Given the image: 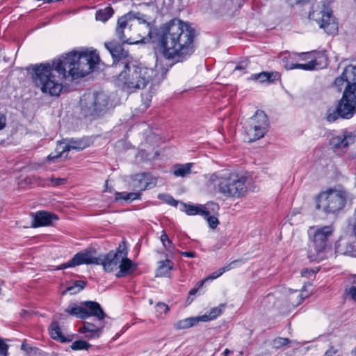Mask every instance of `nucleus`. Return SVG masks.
<instances>
[{"label": "nucleus", "instance_id": "1", "mask_svg": "<svg viewBox=\"0 0 356 356\" xmlns=\"http://www.w3.org/2000/svg\"><path fill=\"white\" fill-rule=\"evenodd\" d=\"M148 35L167 59L179 60L193 52L195 30L178 19H172L159 28H150Z\"/></svg>", "mask_w": 356, "mask_h": 356}, {"label": "nucleus", "instance_id": "2", "mask_svg": "<svg viewBox=\"0 0 356 356\" xmlns=\"http://www.w3.org/2000/svg\"><path fill=\"white\" fill-rule=\"evenodd\" d=\"M31 78L35 86L43 94L51 97H58L63 89V81L69 76L61 61L54 59L51 63L31 65Z\"/></svg>", "mask_w": 356, "mask_h": 356}, {"label": "nucleus", "instance_id": "3", "mask_svg": "<svg viewBox=\"0 0 356 356\" xmlns=\"http://www.w3.org/2000/svg\"><path fill=\"white\" fill-rule=\"evenodd\" d=\"M120 70L117 77L118 84L129 92L144 88L149 82L154 86L159 85L166 74L163 69L161 68L159 71L158 69L147 68L132 60L124 63Z\"/></svg>", "mask_w": 356, "mask_h": 356}, {"label": "nucleus", "instance_id": "4", "mask_svg": "<svg viewBox=\"0 0 356 356\" xmlns=\"http://www.w3.org/2000/svg\"><path fill=\"white\" fill-rule=\"evenodd\" d=\"M334 86L339 91L343 89L337 107L341 113L342 119H350L356 114V65L346 66L341 74L337 77Z\"/></svg>", "mask_w": 356, "mask_h": 356}, {"label": "nucleus", "instance_id": "5", "mask_svg": "<svg viewBox=\"0 0 356 356\" xmlns=\"http://www.w3.org/2000/svg\"><path fill=\"white\" fill-rule=\"evenodd\" d=\"M69 76L83 77L90 73L100 60L96 50L72 51L58 58Z\"/></svg>", "mask_w": 356, "mask_h": 356}, {"label": "nucleus", "instance_id": "6", "mask_svg": "<svg viewBox=\"0 0 356 356\" xmlns=\"http://www.w3.org/2000/svg\"><path fill=\"white\" fill-rule=\"evenodd\" d=\"M351 201V193L343 186L338 185L320 193L316 207L326 214L337 215Z\"/></svg>", "mask_w": 356, "mask_h": 356}, {"label": "nucleus", "instance_id": "7", "mask_svg": "<svg viewBox=\"0 0 356 356\" xmlns=\"http://www.w3.org/2000/svg\"><path fill=\"white\" fill-rule=\"evenodd\" d=\"M286 70L300 69L305 71L322 69L327 65V58L324 53H286L282 58Z\"/></svg>", "mask_w": 356, "mask_h": 356}, {"label": "nucleus", "instance_id": "8", "mask_svg": "<svg viewBox=\"0 0 356 356\" xmlns=\"http://www.w3.org/2000/svg\"><path fill=\"white\" fill-rule=\"evenodd\" d=\"M79 105L83 116L95 118L104 115L111 107V102L104 92H88L81 97Z\"/></svg>", "mask_w": 356, "mask_h": 356}, {"label": "nucleus", "instance_id": "9", "mask_svg": "<svg viewBox=\"0 0 356 356\" xmlns=\"http://www.w3.org/2000/svg\"><path fill=\"white\" fill-rule=\"evenodd\" d=\"M269 122L267 115L261 110L250 118L243 124L248 142H253L263 138L268 131Z\"/></svg>", "mask_w": 356, "mask_h": 356}, {"label": "nucleus", "instance_id": "10", "mask_svg": "<svg viewBox=\"0 0 356 356\" xmlns=\"http://www.w3.org/2000/svg\"><path fill=\"white\" fill-rule=\"evenodd\" d=\"M246 182V177L235 173L230 174L220 179L219 191L226 197H240L247 191Z\"/></svg>", "mask_w": 356, "mask_h": 356}, {"label": "nucleus", "instance_id": "11", "mask_svg": "<svg viewBox=\"0 0 356 356\" xmlns=\"http://www.w3.org/2000/svg\"><path fill=\"white\" fill-rule=\"evenodd\" d=\"M334 228L332 225H327L321 227H310L309 234L312 236L310 248H314L316 254L310 255L309 257L316 259L320 253L326 249L328 241L332 235Z\"/></svg>", "mask_w": 356, "mask_h": 356}, {"label": "nucleus", "instance_id": "12", "mask_svg": "<svg viewBox=\"0 0 356 356\" xmlns=\"http://www.w3.org/2000/svg\"><path fill=\"white\" fill-rule=\"evenodd\" d=\"M309 17L314 19L321 29L328 35H336L338 33V23L332 15V11L324 8L321 10H313L309 13Z\"/></svg>", "mask_w": 356, "mask_h": 356}, {"label": "nucleus", "instance_id": "13", "mask_svg": "<svg viewBox=\"0 0 356 356\" xmlns=\"http://www.w3.org/2000/svg\"><path fill=\"white\" fill-rule=\"evenodd\" d=\"M89 140L83 138L80 139H64L58 141L56 153H51L47 156V161L56 162L63 154L65 152L73 149L76 151H81L89 146Z\"/></svg>", "mask_w": 356, "mask_h": 356}, {"label": "nucleus", "instance_id": "14", "mask_svg": "<svg viewBox=\"0 0 356 356\" xmlns=\"http://www.w3.org/2000/svg\"><path fill=\"white\" fill-rule=\"evenodd\" d=\"M127 256L124 244H120L116 250L99 257V265H102L105 272H112L118 268V266L124 257Z\"/></svg>", "mask_w": 356, "mask_h": 356}, {"label": "nucleus", "instance_id": "15", "mask_svg": "<svg viewBox=\"0 0 356 356\" xmlns=\"http://www.w3.org/2000/svg\"><path fill=\"white\" fill-rule=\"evenodd\" d=\"M104 45L112 56L113 59V67L115 69L120 70L124 63L132 60L128 51L123 49L122 44L115 41L105 42Z\"/></svg>", "mask_w": 356, "mask_h": 356}, {"label": "nucleus", "instance_id": "16", "mask_svg": "<svg viewBox=\"0 0 356 356\" xmlns=\"http://www.w3.org/2000/svg\"><path fill=\"white\" fill-rule=\"evenodd\" d=\"M95 250H86L76 253L70 260L60 264L58 269H65L81 264H97L99 265V257H95Z\"/></svg>", "mask_w": 356, "mask_h": 356}, {"label": "nucleus", "instance_id": "17", "mask_svg": "<svg viewBox=\"0 0 356 356\" xmlns=\"http://www.w3.org/2000/svg\"><path fill=\"white\" fill-rule=\"evenodd\" d=\"M356 135L346 129L333 134L330 140V145L335 151L346 152L348 147L355 143Z\"/></svg>", "mask_w": 356, "mask_h": 356}, {"label": "nucleus", "instance_id": "18", "mask_svg": "<svg viewBox=\"0 0 356 356\" xmlns=\"http://www.w3.org/2000/svg\"><path fill=\"white\" fill-rule=\"evenodd\" d=\"M58 219V218L57 215L54 213L44 211H38L33 215L31 227H38L51 225L53 221L57 220Z\"/></svg>", "mask_w": 356, "mask_h": 356}, {"label": "nucleus", "instance_id": "19", "mask_svg": "<svg viewBox=\"0 0 356 356\" xmlns=\"http://www.w3.org/2000/svg\"><path fill=\"white\" fill-rule=\"evenodd\" d=\"M82 305L85 306V309L87 312V318L93 316L99 321H102L106 316L101 305L97 302L87 300L83 302Z\"/></svg>", "mask_w": 356, "mask_h": 356}, {"label": "nucleus", "instance_id": "20", "mask_svg": "<svg viewBox=\"0 0 356 356\" xmlns=\"http://www.w3.org/2000/svg\"><path fill=\"white\" fill-rule=\"evenodd\" d=\"M127 31H130V27H128V19L127 16H122L118 19L117 26L115 29V33L122 42V44H134V42L130 40L125 34Z\"/></svg>", "mask_w": 356, "mask_h": 356}, {"label": "nucleus", "instance_id": "21", "mask_svg": "<svg viewBox=\"0 0 356 356\" xmlns=\"http://www.w3.org/2000/svg\"><path fill=\"white\" fill-rule=\"evenodd\" d=\"M103 326L97 327L93 323L84 321L83 325L79 329V332L85 334V337L88 339L99 338L102 334Z\"/></svg>", "mask_w": 356, "mask_h": 356}, {"label": "nucleus", "instance_id": "22", "mask_svg": "<svg viewBox=\"0 0 356 356\" xmlns=\"http://www.w3.org/2000/svg\"><path fill=\"white\" fill-rule=\"evenodd\" d=\"M181 208L180 209L189 216L199 214L202 216H206L209 215V211L204 205H194L181 202Z\"/></svg>", "mask_w": 356, "mask_h": 356}, {"label": "nucleus", "instance_id": "23", "mask_svg": "<svg viewBox=\"0 0 356 356\" xmlns=\"http://www.w3.org/2000/svg\"><path fill=\"white\" fill-rule=\"evenodd\" d=\"M118 268H120V270L115 274V276L118 278L125 277L131 274L135 270L133 262L131 260L128 259L127 256L123 258L122 261H120Z\"/></svg>", "mask_w": 356, "mask_h": 356}, {"label": "nucleus", "instance_id": "24", "mask_svg": "<svg viewBox=\"0 0 356 356\" xmlns=\"http://www.w3.org/2000/svg\"><path fill=\"white\" fill-rule=\"evenodd\" d=\"M65 312L70 316H75L79 318H87V312L85 309V306L82 304L81 305H78L76 303H71L65 309Z\"/></svg>", "mask_w": 356, "mask_h": 356}, {"label": "nucleus", "instance_id": "25", "mask_svg": "<svg viewBox=\"0 0 356 356\" xmlns=\"http://www.w3.org/2000/svg\"><path fill=\"white\" fill-rule=\"evenodd\" d=\"M280 75L277 72H262L252 75V79L253 80L259 81L260 83L266 81L271 83L280 79Z\"/></svg>", "mask_w": 356, "mask_h": 356}, {"label": "nucleus", "instance_id": "26", "mask_svg": "<svg viewBox=\"0 0 356 356\" xmlns=\"http://www.w3.org/2000/svg\"><path fill=\"white\" fill-rule=\"evenodd\" d=\"M49 334L52 339L59 341L60 342L70 341L71 339L65 338L60 327L59 323L57 321H54L49 325Z\"/></svg>", "mask_w": 356, "mask_h": 356}, {"label": "nucleus", "instance_id": "27", "mask_svg": "<svg viewBox=\"0 0 356 356\" xmlns=\"http://www.w3.org/2000/svg\"><path fill=\"white\" fill-rule=\"evenodd\" d=\"M200 321L199 316L195 317H189L175 323L174 324V327L177 330L187 329L196 325Z\"/></svg>", "mask_w": 356, "mask_h": 356}, {"label": "nucleus", "instance_id": "28", "mask_svg": "<svg viewBox=\"0 0 356 356\" xmlns=\"http://www.w3.org/2000/svg\"><path fill=\"white\" fill-rule=\"evenodd\" d=\"M339 118H341V113L337 106L336 107L330 106L327 108L323 119L329 123L336 122Z\"/></svg>", "mask_w": 356, "mask_h": 356}, {"label": "nucleus", "instance_id": "29", "mask_svg": "<svg viewBox=\"0 0 356 356\" xmlns=\"http://www.w3.org/2000/svg\"><path fill=\"white\" fill-rule=\"evenodd\" d=\"M193 163L177 164L174 166L173 175L175 177H184L191 173Z\"/></svg>", "mask_w": 356, "mask_h": 356}, {"label": "nucleus", "instance_id": "30", "mask_svg": "<svg viewBox=\"0 0 356 356\" xmlns=\"http://www.w3.org/2000/svg\"><path fill=\"white\" fill-rule=\"evenodd\" d=\"M173 268V263L170 259H165L159 262V266L156 270V276H165Z\"/></svg>", "mask_w": 356, "mask_h": 356}, {"label": "nucleus", "instance_id": "31", "mask_svg": "<svg viewBox=\"0 0 356 356\" xmlns=\"http://www.w3.org/2000/svg\"><path fill=\"white\" fill-rule=\"evenodd\" d=\"M115 200L118 202L121 200L125 201H132L140 198V193H126V192H115Z\"/></svg>", "mask_w": 356, "mask_h": 356}, {"label": "nucleus", "instance_id": "32", "mask_svg": "<svg viewBox=\"0 0 356 356\" xmlns=\"http://www.w3.org/2000/svg\"><path fill=\"white\" fill-rule=\"evenodd\" d=\"M222 307H223V305L213 307L209 311L208 314H206L202 316H199L200 321L207 322L216 318L222 313Z\"/></svg>", "mask_w": 356, "mask_h": 356}, {"label": "nucleus", "instance_id": "33", "mask_svg": "<svg viewBox=\"0 0 356 356\" xmlns=\"http://www.w3.org/2000/svg\"><path fill=\"white\" fill-rule=\"evenodd\" d=\"M114 11L111 6H108L104 9H101L96 13V19L102 22H106L113 15Z\"/></svg>", "mask_w": 356, "mask_h": 356}, {"label": "nucleus", "instance_id": "34", "mask_svg": "<svg viewBox=\"0 0 356 356\" xmlns=\"http://www.w3.org/2000/svg\"><path fill=\"white\" fill-rule=\"evenodd\" d=\"M145 176H144V173L136 175L134 179V187L138 188L139 191L149 189L148 184L145 181Z\"/></svg>", "mask_w": 356, "mask_h": 356}, {"label": "nucleus", "instance_id": "35", "mask_svg": "<svg viewBox=\"0 0 356 356\" xmlns=\"http://www.w3.org/2000/svg\"><path fill=\"white\" fill-rule=\"evenodd\" d=\"M339 251L341 252L343 254H349L351 256L355 255V247L352 244H348V243H345L343 240H341L338 245Z\"/></svg>", "mask_w": 356, "mask_h": 356}, {"label": "nucleus", "instance_id": "36", "mask_svg": "<svg viewBox=\"0 0 356 356\" xmlns=\"http://www.w3.org/2000/svg\"><path fill=\"white\" fill-rule=\"evenodd\" d=\"M289 343L298 344L296 341H291L288 338L277 337L273 341V346L275 348H280L282 346H286Z\"/></svg>", "mask_w": 356, "mask_h": 356}, {"label": "nucleus", "instance_id": "37", "mask_svg": "<svg viewBox=\"0 0 356 356\" xmlns=\"http://www.w3.org/2000/svg\"><path fill=\"white\" fill-rule=\"evenodd\" d=\"M124 16H127V19L131 20L132 19H136L138 20L140 24H146L147 27L150 29V24L149 22H147L145 19V15L143 14H141L140 13H132L130 12L125 15Z\"/></svg>", "mask_w": 356, "mask_h": 356}, {"label": "nucleus", "instance_id": "38", "mask_svg": "<svg viewBox=\"0 0 356 356\" xmlns=\"http://www.w3.org/2000/svg\"><path fill=\"white\" fill-rule=\"evenodd\" d=\"M237 262V261H234L232 263L229 264L228 265L223 266L220 268H219L218 270L213 272L208 277V279L210 280H214L220 277L221 275H222L225 272L229 270L232 268V264Z\"/></svg>", "mask_w": 356, "mask_h": 356}, {"label": "nucleus", "instance_id": "39", "mask_svg": "<svg viewBox=\"0 0 356 356\" xmlns=\"http://www.w3.org/2000/svg\"><path fill=\"white\" fill-rule=\"evenodd\" d=\"M347 233L351 236L356 237V208L353 216L348 220Z\"/></svg>", "mask_w": 356, "mask_h": 356}, {"label": "nucleus", "instance_id": "40", "mask_svg": "<svg viewBox=\"0 0 356 356\" xmlns=\"http://www.w3.org/2000/svg\"><path fill=\"white\" fill-rule=\"evenodd\" d=\"M90 346V343L83 340L75 341L71 345V348L74 350H88Z\"/></svg>", "mask_w": 356, "mask_h": 356}, {"label": "nucleus", "instance_id": "41", "mask_svg": "<svg viewBox=\"0 0 356 356\" xmlns=\"http://www.w3.org/2000/svg\"><path fill=\"white\" fill-rule=\"evenodd\" d=\"M158 198L162 200L163 202L167 203L168 204L173 207H177V204H179L178 201L175 200L171 195L168 194H159Z\"/></svg>", "mask_w": 356, "mask_h": 356}, {"label": "nucleus", "instance_id": "42", "mask_svg": "<svg viewBox=\"0 0 356 356\" xmlns=\"http://www.w3.org/2000/svg\"><path fill=\"white\" fill-rule=\"evenodd\" d=\"M21 349L26 352L29 356L35 355L38 349L29 346L26 341H24L21 346Z\"/></svg>", "mask_w": 356, "mask_h": 356}, {"label": "nucleus", "instance_id": "43", "mask_svg": "<svg viewBox=\"0 0 356 356\" xmlns=\"http://www.w3.org/2000/svg\"><path fill=\"white\" fill-rule=\"evenodd\" d=\"M86 285V282L83 280H76L74 285L69 286L67 288V291H72L75 288H78L77 291H74L73 293L79 292L81 290L83 289Z\"/></svg>", "mask_w": 356, "mask_h": 356}, {"label": "nucleus", "instance_id": "44", "mask_svg": "<svg viewBox=\"0 0 356 356\" xmlns=\"http://www.w3.org/2000/svg\"><path fill=\"white\" fill-rule=\"evenodd\" d=\"M203 217L207 219L209 227L212 229H215L217 227V225L219 224V221H218V218L215 216H210V214H209L208 216H203Z\"/></svg>", "mask_w": 356, "mask_h": 356}, {"label": "nucleus", "instance_id": "45", "mask_svg": "<svg viewBox=\"0 0 356 356\" xmlns=\"http://www.w3.org/2000/svg\"><path fill=\"white\" fill-rule=\"evenodd\" d=\"M145 176V181L148 184L149 188H152L156 184V179L153 177L150 173H144Z\"/></svg>", "mask_w": 356, "mask_h": 356}, {"label": "nucleus", "instance_id": "46", "mask_svg": "<svg viewBox=\"0 0 356 356\" xmlns=\"http://www.w3.org/2000/svg\"><path fill=\"white\" fill-rule=\"evenodd\" d=\"M0 355L8 356V346L0 337Z\"/></svg>", "mask_w": 356, "mask_h": 356}, {"label": "nucleus", "instance_id": "47", "mask_svg": "<svg viewBox=\"0 0 356 356\" xmlns=\"http://www.w3.org/2000/svg\"><path fill=\"white\" fill-rule=\"evenodd\" d=\"M156 312L160 314H166L169 310V307L166 304L160 302L156 304Z\"/></svg>", "mask_w": 356, "mask_h": 356}, {"label": "nucleus", "instance_id": "48", "mask_svg": "<svg viewBox=\"0 0 356 356\" xmlns=\"http://www.w3.org/2000/svg\"><path fill=\"white\" fill-rule=\"evenodd\" d=\"M345 293L348 296L353 300L356 302V286H351L345 289Z\"/></svg>", "mask_w": 356, "mask_h": 356}, {"label": "nucleus", "instance_id": "49", "mask_svg": "<svg viewBox=\"0 0 356 356\" xmlns=\"http://www.w3.org/2000/svg\"><path fill=\"white\" fill-rule=\"evenodd\" d=\"M160 239L163 243V245L166 249H168V248L167 245L165 244V242H167L169 245H171L172 244V241L169 239V238L165 231H163L162 234L160 237Z\"/></svg>", "mask_w": 356, "mask_h": 356}, {"label": "nucleus", "instance_id": "50", "mask_svg": "<svg viewBox=\"0 0 356 356\" xmlns=\"http://www.w3.org/2000/svg\"><path fill=\"white\" fill-rule=\"evenodd\" d=\"M51 181L54 186L64 185L67 183V179L65 178H51Z\"/></svg>", "mask_w": 356, "mask_h": 356}, {"label": "nucleus", "instance_id": "51", "mask_svg": "<svg viewBox=\"0 0 356 356\" xmlns=\"http://www.w3.org/2000/svg\"><path fill=\"white\" fill-rule=\"evenodd\" d=\"M249 65L248 60H243L240 62L235 67L234 70H245Z\"/></svg>", "mask_w": 356, "mask_h": 356}, {"label": "nucleus", "instance_id": "52", "mask_svg": "<svg viewBox=\"0 0 356 356\" xmlns=\"http://www.w3.org/2000/svg\"><path fill=\"white\" fill-rule=\"evenodd\" d=\"M290 6H293L298 4L309 3L312 0H287Z\"/></svg>", "mask_w": 356, "mask_h": 356}, {"label": "nucleus", "instance_id": "53", "mask_svg": "<svg viewBox=\"0 0 356 356\" xmlns=\"http://www.w3.org/2000/svg\"><path fill=\"white\" fill-rule=\"evenodd\" d=\"M6 125V117L4 114L0 113V131L3 129Z\"/></svg>", "mask_w": 356, "mask_h": 356}, {"label": "nucleus", "instance_id": "54", "mask_svg": "<svg viewBox=\"0 0 356 356\" xmlns=\"http://www.w3.org/2000/svg\"><path fill=\"white\" fill-rule=\"evenodd\" d=\"M205 281H206V280H202L201 282H200L198 283V287H197V288H193V289H192L189 291V295H191V296H193V295H195V294L197 292V291H198L199 288H200V287H202V286H203V284H204V282H205Z\"/></svg>", "mask_w": 356, "mask_h": 356}, {"label": "nucleus", "instance_id": "55", "mask_svg": "<svg viewBox=\"0 0 356 356\" xmlns=\"http://www.w3.org/2000/svg\"><path fill=\"white\" fill-rule=\"evenodd\" d=\"M338 352V350L331 346L325 353V356H333Z\"/></svg>", "mask_w": 356, "mask_h": 356}, {"label": "nucleus", "instance_id": "56", "mask_svg": "<svg viewBox=\"0 0 356 356\" xmlns=\"http://www.w3.org/2000/svg\"><path fill=\"white\" fill-rule=\"evenodd\" d=\"M296 297L298 298H299V300L297 301V302H292V304L295 306H297L298 305H300L302 301L303 300L304 298L302 297V294L300 293H298L297 295H296Z\"/></svg>", "mask_w": 356, "mask_h": 356}, {"label": "nucleus", "instance_id": "57", "mask_svg": "<svg viewBox=\"0 0 356 356\" xmlns=\"http://www.w3.org/2000/svg\"><path fill=\"white\" fill-rule=\"evenodd\" d=\"M181 254L186 257L190 258H193L195 257V253L194 252H181Z\"/></svg>", "mask_w": 356, "mask_h": 356}, {"label": "nucleus", "instance_id": "58", "mask_svg": "<svg viewBox=\"0 0 356 356\" xmlns=\"http://www.w3.org/2000/svg\"><path fill=\"white\" fill-rule=\"evenodd\" d=\"M230 353V351L229 349H225L223 352V355L224 356H228V355Z\"/></svg>", "mask_w": 356, "mask_h": 356}, {"label": "nucleus", "instance_id": "59", "mask_svg": "<svg viewBox=\"0 0 356 356\" xmlns=\"http://www.w3.org/2000/svg\"><path fill=\"white\" fill-rule=\"evenodd\" d=\"M210 179H211V180H212V181H215V180L217 179V176H216L215 174H213V175H212L211 176V178H210Z\"/></svg>", "mask_w": 356, "mask_h": 356}, {"label": "nucleus", "instance_id": "60", "mask_svg": "<svg viewBox=\"0 0 356 356\" xmlns=\"http://www.w3.org/2000/svg\"><path fill=\"white\" fill-rule=\"evenodd\" d=\"M352 283L354 284H356V275H354L353 277Z\"/></svg>", "mask_w": 356, "mask_h": 356}, {"label": "nucleus", "instance_id": "61", "mask_svg": "<svg viewBox=\"0 0 356 356\" xmlns=\"http://www.w3.org/2000/svg\"><path fill=\"white\" fill-rule=\"evenodd\" d=\"M297 58L298 57H296V58H291V59H289V62H290V63H296V61L297 60Z\"/></svg>", "mask_w": 356, "mask_h": 356}, {"label": "nucleus", "instance_id": "62", "mask_svg": "<svg viewBox=\"0 0 356 356\" xmlns=\"http://www.w3.org/2000/svg\"><path fill=\"white\" fill-rule=\"evenodd\" d=\"M306 272H308V269H303L302 270V275H305V274L306 273Z\"/></svg>", "mask_w": 356, "mask_h": 356}, {"label": "nucleus", "instance_id": "63", "mask_svg": "<svg viewBox=\"0 0 356 356\" xmlns=\"http://www.w3.org/2000/svg\"><path fill=\"white\" fill-rule=\"evenodd\" d=\"M60 318L64 319V318H65V316L64 314H60Z\"/></svg>", "mask_w": 356, "mask_h": 356}, {"label": "nucleus", "instance_id": "64", "mask_svg": "<svg viewBox=\"0 0 356 356\" xmlns=\"http://www.w3.org/2000/svg\"><path fill=\"white\" fill-rule=\"evenodd\" d=\"M211 205H212V206H213V207H216V208H218V205H217V204H214V203H211Z\"/></svg>", "mask_w": 356, "mask_h": 356}]
</instances>
